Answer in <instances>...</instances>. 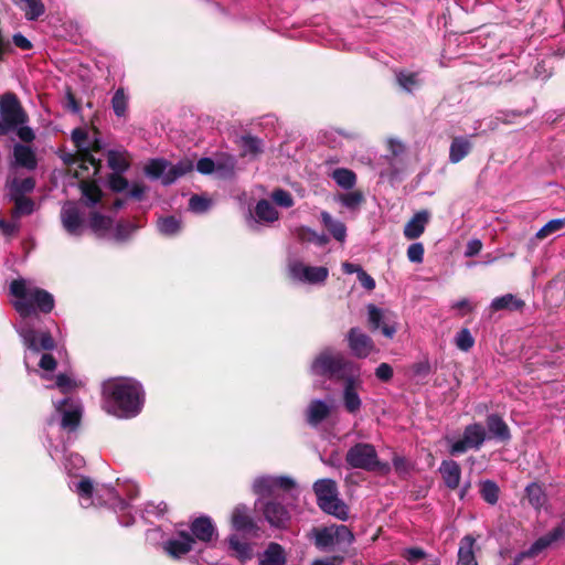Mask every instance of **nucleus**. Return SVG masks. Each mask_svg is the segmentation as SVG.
Instances as JSON below:
<instances>
[{"label": "nucleus", "instance_id": "f8f14e48", "mask_svg": "<svg viewBox=\"0 0 565 565\" xmlns=\"http://www.w3.org/2000/svg\"><path fill=\"white\" fill-rule=\"evenodd\" d=\"M565 524H561L547 534L539 537L527 550L515 555L512 565H520L524 558L539 556L543 551L564 536Z\"/></svg>", "mask_w": 565, "mask_h": 565}, {"label": "nucleus", "instance_id": "9d476101", "mask_svg": "<svg viewBox=\"0 0 565 565\" xmlns=\"http://www.w3.org/2000/svg\"><path fill=\"white\" fill-rule=\"evenodd\" d=\"M288 275L300 282L321 285L328 279L329 269L324 266H309L300 260H292L288 264Z\"/></svg>", "mask_w": 565, "mask_h": 565}, {"label": "nucleus", "instance_id": "4c0bfd02", "mask_svg": "<svg viewBox=\"0 0 565 565\" xmlns=\"http://www.w3.org/2000/svg\"><path fill=\"white\" fill-rule=\"evenodd\" d=\"M315 544L321 551H333L338 548L331 526L317 531Z\"/></svg>", "mask_w": 565, "mask_h": 565}, {"label": "nucleus", "instance_id": "338daca9", "mask_svg": "<svg viewBox=\"0 0 565 565\" xmlns=\"http://www.w3.org/2000/svg\"><path fill=\"white\" fill-rule=\"evenodd\" d=\"M189 206L194 212H204L210 206V201L201 195L193 194L189 200Z\"/></svg>", "mask_w": 565, "mask_h": 565}, {"label": "nucleus", "instance_id": "09e8293b", "mask_svg": "<svg viewBox=\"0 0 565 565\" xmlns=\"http://www.w3.org/2000/svg\"><path fill=\"white\" fill-rule=\"evenodd\" d=\"M111 225L113 220L110 217L105 216L96 211L89 214V226L95 233L100 231L106 232L111 227Z\"/></svg>", "mask_w": 565, "mask_h": 565}, {"label": "nucleus", "instance_id": "c85d7f7f", "mask_svg": "<svg viewBox=\"0 0 565 565\" xmlns=\"http://www.w3.org/2000/svg\"><path fill=\"white\" fill-rule=\"evenodd\" d=\"M525 307L524 300L518 298L512 294H505L501 297H497L491 302V309L493 311L509 310V311H522Z\"/></svg>", "mask_w": 565, "mask_h": 565}, {"label": "nucleus", "instance_id": "8fccbe9b", "mask_svg": "<svg viewBox=\"0 0 565 565\" xmlns=\"http://www.w3.org/2000/svg\"><path fill=\"white\" fill-rule=\"evenodd\" d=\"M384 159L387 163V168L382 174L387 175L392 181L396 180L405 170L406 164L404 158L393 159L391 157H384Z\"/></svg>", "mask_w": 565, "mask_h": 565}, {"label": "nucleus", "instance_id": "aec40b11", "mask_svg": "<svg viewBox=\"0 0 565 565\" xmlns=\"http://www.w3.org/2000/svg\"><path fill=\"white\" fill-rule=\"evenodd\" d=\"M430 213L427 210L416 212L404 226V236L408 239H417L425 232L429 223Z\"/></svg>", "mask_w": 565, "mask_h": 565}, {"label": "nucleus", "instance_id": "680f3d73", "mask_svg": "<svg viewBox=\"0 0 565 565\" xmlns=\"http://www.w3.org/2000/svg\"><path fill=\"white\" fill-rule=\"evenodd\" d=\"M274 202L282 207H291L294 205V199L291 194L282 189H276L271 195Z\"/></svg>", "mask_w": 565, "mask_h": 565}, {"label": "nucleus", "instance_id": "f3484780", "mask_svg": "<svg viewBox=\"0 0 565 565\" xmlns=\"http://www.w3.org/2000/svg\"><path fill=\"white\" fill-rule=\"evenodd\" d=\"M61 221L65 231L74 236L82 234L84 220L78 206L74 202H67L61 211Z\"/></svg>", "mask_w": 565, "mask_h": 565}, {"label": "nucleus", "instance_id": "6e6552de", "mask_svg": "<svg viewBox=\"0 0 565 565\" xmlns=\"http://www.w3.org/2000/svg\"><path fill=\"white\" fill-rule=\"evenodd\" d=\"M54 297L42 288L30 290L29 300L15 301L14 309L23 318L30 317L39 310L42 313H50L54 309Z\"/></svg>", "mask_w": 565, "mask_h": 565}, {"label": "nucleus", "instance_id": "c03bdc74", "mask_svg": "<svg viewBox=\"0 0 565 565\" xmlns=\"http://www.w3.org/2000/svg\"><path fill=\"white\" fill-rule=\"evenodd\" d=\"M499 492L500 489L494 481L483 480L480 482V494L487 503L494 505L499 500Z\"/></svg>", "mask_w": 565, "mask_h": 565}, {"label": "nucleus", "instance_id": "6e6d98bb", "mask_svg": "<svg viewBox=\"0 0 565 565\" xmlns=\"http://www.w3.org/2000/svg\"><path fill=\"white\" fill-rule=\"evenodd\" d=\"M138 226L127 222V221H119L116 225L115 230V238L118 242H124L129 238V236L137 231Z\"/></svg>", "mask_w": 565, "mask_h": 565}, {"label": "nucleus", "instance_id": "4d7b16f0", "mask_svg": "<svg viewBox=\"0 0 565 565\" xmlns=\"http://www.w3.org/2000/svg\"><path fill=\"white\" fill-rule=\"evenodd\" d=\"M107 182H108V188L114 193H121L129 185L128 180L122 175V173H110L108 175Z\"/></svg>", "mask_w": 565, "mask_h": 565}, {"label": "nucleus", "instance_id": "3c124183", "mask_svg": "<svg viewBox=\"0 0 565 565\" xmlns=\"http://www.w3.org/2000/svg\"><path fill=\"white\" fill-rule=\"evenodd\" d=\"M364 195L360 190H355L340 195V202L342 203V205L350 210H355L362 203H364Z\"/></svg>", "mask_w": 565, "mask_h": 565}, {"label": "nucleus", "instance_id": "473e14b6", "mask_svg": "<svg viewBox=\"0 0 565 565\" xmlns=\"http://www.w3.org/2000/svg\"><path fill=\"white\" fill-rule=\"evenodd\" d=\"M230 548L234 555L241 561L246 562L253 557V547L249 543L242 541L238 535L233 534L228 537Z\"/></svg>", "mask_w": 565, "mask_h": 565}, {"label": "nucleus", "instance_id": "79ce46f5", "mask_svg": "<svg viewBox=\"0 0 565 565\" xmlns=\"http://www.w3.org/2000/svg\"><path fill=\"white\" fill-rule=\"evenodd\" d=\"M10 200L14 203L12 211L13 217H20L21 215H29L34 210V202L32 199L23 196H12Z\"/></svg>", "mask_w": 565, "mask_h": 565}, {"label": "nucleus", "instance_id": "0eeeda50", "mask_svg": "<svg viewBox=\"0 0 565 565\" xmlns=\"http://www.w3.org/2000/svg\"><path fill=\"white\" fill-rule=\"evenodd\" d=\"M0 116L7 135L18 126L29 121V115L18 96L12 92H7L0 96Z\"/></svg>", "mask_w": 565, "mask_h": 565}, {"label": "nucleus", "instance_id": "c9c22d12", "mask_svg": "<svg viewBox=\"0 0 565 565\" xmlns=\"http://www.w3.org/2000/svg\"><path fill=\"white\" fill-rule=\"evenodd\" d=\"M322 223L329 233L339 242H343L347 236V227L341 221L334 220L328 212L321 213Z\"/></svg>", "mask_w": 565, "mask_h": 565}, {"label": "nucleus", "instance_id": "39448f33", "mask_svg": "<svg viewBox=\"0 0 565 565\" xmlns=\"http://www.w3.org/2000/svg\"><path fill=\"white\" fill-rule=\"evenodd\" d=\"M319 508L328 514L345 521L349 518L348 505L339 498L337 482L332 479H319L313 483Z\"/></svg>", "mask_w": 565, "mask_h": 565}, {"label": "nucleus", "instance_id": "f03ea898", "mask_svg": "<svg viewBox=\"0 0 565 565\" xmlns=\"http://www.w3.org/2000/svg\"><path fill=\"white\" fill-rule=\"evenodd\" d=\"M310 371L313 375L342 382L344 388H355L359 384V364L331 348L323 349L312 360Z\"/></svg>", "mask_w": 565, "mask_h": 565}, {"label": "nucleus", "instance_id": "de8ad7c7", "mask_svg": "<svg viewBox=\"0 0 565 565\" xmlns=\"http://www.w3.org/2000/svg\"><path fill=\"white\" fill-rule=\"evenodd\" d=\"M102 388H141V384L131 377H113L106 380Z\"/></svg>", "mask_w": 565, "mask_h": 565}, {"label": "nucleus", "instance_id": "ea45409f", "mask_svg": "<svg viewBox=\"0 0 565 565\" xmlns=\"http://www.w3.org/2000/svg\"><path fill=\"white\" fill-rule=\"evenodd\" d=\"M395 74L397 84L407 93H412L415 87H418L422 84L417 72L401 70Z\"/></svg>", "mask_w": 565, "mask_h": 565}, {"label": "nucleus", "instance_id": "393cba45", "mask_svg": "<svg viewBox=\"0 0 565 565\" xmlns=\"http://www.w3.org/2000/svg\"><path fill=\"white\" fill-rule=\"evenodd\" d=\"M487 428L489 438H494L499 441H507L511 438L508 425L497 414H491L487 417Z\"/></svg>", "mask_w": 565, "mask_h": 565}, {"label": "nucleus", "instance_id": "7ed1b4c3", "mask_svg": "<svg viewBox=\"0 0 565 565\" xmlns=\"http://www.w3.org/2000/svg\"><path fill=\"white\" fill-rule=\"evenodd\" d=\"M54 412L49 420V426L57 423L61 429L74 433L78 429L84 407L78 397L71 391H60V396L52 398Z\"/></svg>", "mask_w": 565, "mask_h": 565}, {"label": "nucleus", "instance_id": "f704fd0d", "mask_svg": "<svg viewBox=\"0 0 565 565\" xmlns=\"http://www.w3.org/2000/svg\"><path fill=\"white\" fill-rule=\"evenodd\" d=\"M255 215L259 222L273 223L278 220L279 213L268 200H259L255 206Z\"/></svg>", "mask_w": 565, "mask_h": 565}, {"label": "nucleus", "instance_id": "69168bd1", "mask_svg": "<svg viewBox=\"0 0 565 565\" xmlns=\"http://www.w3.org/2000/svg\"><path fill=\"white\" fill-rule=\"evenodd\" d=\"M424 245L422 243H413L407 248V257L412 263H422L424 259Z\"/></svg>", "mask_w": 565, "mask_h": 565}, {"label": "nucleus", "instance_id": "5fc2aeb1", "mask_svg": "<svg viewBox=\"0 0 565 565\" xmlns=\"http://www.w3.org/2000/svg\"><path fill=\"white\" fill-rule=\"evenodd\" d=\"M565 226V217L564 218H554L548 221L542 228L536 233V238L544 239L548 235L562 230Z\"/></svg>", "mask_w": 565, "mask_h": 565}, {"label": "nucleus", "instance_id": "864d4df0", "mask_svg": "<svg viewBox=\"0 0 565 565\" xmlns=\"http://www.w3.org/2000/svg\"><path fill=\"white\" fill-rule=\"evenodd\" d=\"M244 153L258 154L262 150V140L257 137L245 135L241 137Z\"/></svg>", "mask_w": 565, "mask_h": 565}, {"label": "nucleus", "instance_id": "e2e57ef3", "mask_svg": "<svg viewBox=\"0 0 565 565\" xmlns=\"http://www.w3.org/2000/svg\"><path fill=\"white\" fill-rule=\"evenodd\" d=\"M343 399H344L345 408L350 413L358 411L361 406V398L358 395L356 391H344Z\"/></svg>", "mask_w": 565, "mask_h": 565}, {"label": "nucleus", "instance_id": "0e129e2a", "mask_svg": "<svg viewBox=\"0 0 565 565\" xmlns=\"http://www.w3.org/2000/svg\"><path fill=\"white\" fill-rule=\"evenodd\" d=\"M388 153L385 157H391L393 159L404 158L406 152V147L398 140L390 139L387 142Z\"/></svg>", "mask_w": 565, "mask_h": 565}, {"label": "nucleus", "instance_id": "c756f323", "mask_svg": "<svg viewBox=\"0 0 565 565\" xmlns=\"http://www.w3.org/2000/svg\"><path fill=\"white\" fill-rule=\"evenodd\" d=\"M472 149V143L466 137H455L449 148V161L460 162Z\"/></svg>", "mask_w": 565, "mask_h": 565}, {"label": "nucleus", "instance_id": "bf43d9fd", "mask_svg": "<svg viewBox=\"0 0 565 565\" xmlns=\"http://www.w3.org/2000/svg\"><path fill=\"white\" fill-rule=\"evenodd\" d=\"M456 345L458 349H460L461 351H469L473 344H475V339L471 335L469 329L467 328H463L461 329L457 334H456Z\"/></svg>", "mask_w": 565, "mask_h": 565}, {"label": "nucleus", "instance_id": "2f4dec72", "mask_svg": "<svg viewBox=\"0 0 565 565\" xmlns=\"http://www.w3.org/2000/svg\"><path fill=\"white\" fill-rule=\"evenodd\" d=\"M107 163L113 173H125L130 168V159L127 151H107Z\"/></svg>", "mask_w": 565, "mask_h": 565}, {"label": "nucleus", "instance_id": "58836bf2", "mask_svg": "<svg viewBox=\"0 0 565 565\" xmlns=\"http://www.w3.org/2000/svg\"><path fill=\"white\" fill-rule=\"evenodd\" d=\"M331 177L339 186L345 190L352 189L356 183V174L354 171L347 168L335 169Z\"/></svg>", "mask_w": 565, "mask_h": 565}, {"label": "nucleus", "instance_id": "423d86ee", "mask_svg": "<svg viewBox=\"0 0 565 565\" xmlns=\"http://www.w3.org/2000/svg\"><path fill=\"white\" fill-rule=\"evenodd\" d=\"M347 463L355 469H363L367 471L381 470L387 472L390 466L381 463L377 458V452L373 445L359 443L352 446L345 456Z\"/></svg>", "mask_w": 565, "mask_h": 565}, {"label": "nucleus", "instance_id": "603ef678", "mask_svg": "<svg viewBox=\"0 0 565 565\" xmlns=\"http://www.w3.org/2000/svg\"><path fill=\"white\" fill-rule=\"evenodd\" d=\"M25 3V18L30 21L36 20L41 17L45 9L41 0H22Z\"/></svg>", "mask_w": 565, "mask_h": 565}, {"label": "nucleus", "instance_id": "37998d69", "mask_svg": "<svg viewBox=\"0 0 565 565\" xmlns=\"http://www.w3.org/2000/svg\"><path fill=\"white\" fill-rule=\"evenodd\" d=\"M169 166L170 162L163 158L151 159L145 167V173L152 179H163Z\"/></svg>", "mask_w": 565, "mask_h": 565}, {"label": "nucleus", "instance_id": "4468645a", "mask_svg": "<svg viewBox=\"0 0 565 565\" xmlns=\"http://www.w3.org/2000/svg\"><path fill=\"white\" fill-rule=\"evenodd\" d=\"M347 341L352 355L358 359H365L375 350L372 338L356 327L348 331Z\"/></svg>", "mask_w": 565, "mask_h": 565}, {"label": "nucleus", "instance_id": "a211bd4d", "mask_svg": "<svg viewBox=\"0 0 565 565\" xmlns=\"http://www.w3.org/2000/svg\"><path fill=\"white\" fill-rule=\"evenodd\" d=\"M191 535L195 542L211 543L217 536L216 527L210 516L202 515L194 519L190 524Z\"/></svg>", "mask_w": 565, "mask_h": 565}, {"label": "nucleus", "instance_id": "f257e3e1", "mask_svg": "<svg viewBox=\"0 0 565 565\" xmlns=\"http://www.w3.org/2000/svg\"><path fill=\"white\" fill-rule=\"evenodd\" d=\"M58 452L64 454V468L71 479L68 488L77 494L79 504L85 508L107 507L116 514L118 522L122 526H129L135 523V516L129 512V503L110 486L104 483H94L89 477L78 476L76 472L85 466L84 458L74 452L65 454V447L50 444V455L53 459L57 458Z\"/></svg>", "mask_w": 565, "mask_h": 565}, {"label": "nucleus", "instance_id": "b1692460", "mask_svg": "<svg viewBox=\"0 0 565 565\" xmlns=\"http://www.w3.org/2000/svg\"><path fill=\"white\" fill-rule=\"evenodd\" d=\"M25 341L28 342V347L33 351H51L55 348V341L52 334L49 331H30Z\"/></svg>", "mask_w": 565, "mask_h": 565}, {"label": "nucleus", "instance_id": "13d9d810", "mask_svg": "<svg viewBox=\"0 0 565 565\" xmlns=\"http://www.w3.org/2000/svg\"><path fill=\"white\" fill-rule=\"evenodd\" d=\"M10 294L18 298V301L29 300L30 290L26 288L25 280L22 278L12 280L10 284Z\"/></svg>", "mask_w": 565, "mask_h": 565}, {"label": "nucleus", "instance_id": "a18cd8bd", "mask_svg": "<svg viewBox=\"0 0 565 565\" xmlns=\"http://www.w3.org/2000/svg\"><path fill=\"white\" fill-rule=\"evenodd\" d=\"M331 529L335 536L338 550L344 551L347 547H349L353 543L354 536L348 526L335 525V526H331Z\"/></svg>", "mask_w": 565, "mask_h": 565}, {"label": "nucleus", "instance_id": "49530a36", "mask_svg": "<svg viewBox=\"0 0 565 565\" xmlns=\"http://www.w3.org/2000/svg\"><path fill=\"white\" fill-rule=\"evenodd\" d=\"M111 108L117 117H124L128 109V96L122 87H119L111 98Z\"/></svg>", "mask_w": 565, "mask_h": 565}, {"label": "nucleus", "instance_id": "dca6fc26", "mask_svg": "<svg viewBox=\"0 0 565 565\" xmlns=\"http://www.w3.org/2000/svg\"><path fill=\"white\" fill-rule=\"evenodd\" d=\"M195 547V540L186 531H180L175 536L164 542V551L174 558H180Z\"/></svg>", "mask_w": 565, "mask_h": 565}, {"label": "nucleus", "instance_id": "bb28decb", "mask_svg": "<svg viewBox=\"0 0 565 565\" xmlns=\"http://www.w3.org/2000/svg\"><path fill=\"white\" fill-rule=\"evenodd\" d=\"M13 157L17 166L28 170H34L38 166L35 152L29 146L17 143L13 147Z\"/></svg>", "mask_w": 565, "mask_h": 565}, {"label": "nucleus", "instance_id": "2eb2a0df", "mask_svg": "<svg viewBox=\"0 0 565 565\" xmlns=\"http://www.w3.org/2000/svg\"><path fill=\"white\" fill-rule=\"evenodd\" d=\"M367 324L371 331L381 330L384 337L393 339L397 332L394 321L384 315V311L373 303L367 306Z\"/></svg>", "mask_w": 565, "mask_h": 565}, {"label": "nucleus", "instance_id": "6ab92c4d", "mask_svg": "<svg viewBox=\"0 0 565 565\" xmlns=\"http://www.w3.org/2000/svg\"><path fill=\"white\" fill-rule=\"evenodd\" d=\"M232 525L237 532L250 536H257L258 526L250 518L248 508L245 504H237L232 513Z\"/></svg>", "mask_w": 565, "mask_h": 565}, {"label": "nucleus", "instance_id": "e433bc0d", "mask_svg": "<svg viewBox=\"0 0 565 565\" xmlns=\"http://www.w3.org/2000/svg\"><path fill=\"white\" fill-rule=\"evenodd\" d=\"M35 188V180L32 177L24 179L14 178L9 184V196H23L31 193Z\"/></svg>", "mask_w": 565, "mask_h": 565}, {"label": "nucleus", "instance_id": "ddd939ff", "mask_svg": "<svg viewBox=\"0 0 565 565\" xmlns=\"http://www.w3.org/2000/svg\"><path fill=\"white\" fill-rule=\"evenodd\" d=\"M255 507L259 508L263 512L265 520L275 527H284L290 519L289 511L276 499L267 501L257 499Z\"/></svg>", "mask_w": 565, "mask_h": 565}, {"label": "nucleus", "instance_id": "9b49d317", "mask_svg": "<svg viewBox=\"0 0 565 565\" xmlns=\"http://www.w3.org/2000/svg\"><path fill=\"white\" fill-rule=\"evenodd\" d=\"M486 437V429L481 424H470L465 428L462 438L451 444L450 454L459 455L469 449L478 450L483 445Z\"/></svg>", "mask_w": 565, "mask_h": 565}, {"label": "nucleus", "instance_id": "a19ab883", "mask_svg": "<svg viewBox=\"0 0 565 565\" xmlns=\"http://www.w3.org/2000/svg\"><path fill=\"white\" fill-rule=\"evenodd\" d=\"M157 226L161 234L172 236L181 230V222L175 216L169 215L159 217Z\"/></svg>", "mask_w": 565, "mask_h": 565}, {"label": "nucleus", "instance_id": "a878e982", "mask_svg": "<svg viewBox=\"0 0 565 565\" xmlns=\"http://www.w3.org/2000/svg\"><path fill=\"white\" fill-rule=\"evenodd\" d=\"M287 556L285 550L278 543H269L263 554L259 556V565H285Z\"/></svg>", "mask_w": 565, "mask_h": 565}, {"label": "nucleus", "instance_id": "1a4fd4ad", "mask_svg": "<svg viewBox=\"0 0 565 565\" xmlns=\"http://www.w3.org/2000/svg\"><path fill=\"white\" fill-rule=\"evenodd\" d=\"M296 488V481L288 476H259L253 481V492L263 499L277 497L280 490L288 492Z\"/></svg>", "mask_w": 565, "mask_h": 565}, {"label": "nucleus", "instance_id": "72a5a7b5", "mask_svg": "<svg viewBox=\"0 0 565 565\" xmlns=\"http://www.w3.org/2000/svg\"><path fill=\"white\" fill-rule=\"evenodd\" d=\"M525 494L529 503L535 509L541 510L547 502V495L542 486L536 482L530 483L525 488Z\"/></svg>", "mask_w": 565, "mask_h": 565}, {"label": "nucleus", "instance_id": "5701e85b", "mask_svg": "<svg viewBox=\"0 0 565 565\" xmlns=\"http://www.w3.org/2000/svg\"><path fill=\"white\" fill-rule=\"evenodd\" d=\"M333 405L331 402L315 399L307 408V420L309 425L317 426L323 422L331 413Z\"/></svg>", "mask_w": 565, "mask_h": 565}, {"label": "nucleus", "instance_id": "7c9ffc66", "mask_svg": "<svg viewBox=\"0 0 565 565\" xmlns=\"http://www.w3.org/2000/svg\"><path fill=\"white\" fill-rule=\"evenodd\" d=\"M476 540L471 535H466L461 539L458 550V564L459 565H478L473 546Z\"/></svg>", "mask_w": 565, "mask_h": 565}, {"label": "nucleus", "instance_id": "cd10ccee", "mask_svg": "<svg viewBox=\"0 0 565 565\" xmlns=\"http://www.w3.org/2000/svg\"><path fill=\"white\" fill-rule=\"evenodd\" d=\"M193 170V162L190 159H182L175 164H170L162 179L163 185H170L178 179L184 177Z\"/></svg>", "mask_w": 565, "mask_h": 565}, {"label": "nucleus", "instance_id": "20e7f679", "mask_svg": "<svg viewBox=\"0 0 565 565\" xmlns=\"http://www.w3.org/2000/svg\"><path fill=\"white\" fill-rule=\"evenodd\" d=\"M105 412L118 418L137 416L145 403L143 391H102Z\"/></svg>", "mask_w": 565, "mask_h": 565}, {"label": "nucleus", "instance_id": "412c9836", "mask_svg": "<svg viewBox=\"0 0 565 565\" xmlns=\"http://www.w3.org/2000/svg\"><path fill=\"white\" fill-rule=\"evenodd\" d=\"M78 189L81 190L83 202L87 207H94L104 196V193L95 179L81 180Z\"/></svg>", "mask_w": 565, "mask_h": 565}, {"label": "nucleus", "instance_id": "052dcab7", "mask_svg": "<svg viewBox=\"0 0 565 565\" xmlns=\"http://www.w3.org/2000/svg\"><path fill=\"white\" fill-rule=\"evenodd\" d=\"M167 511V504L164 502H160L158 504L153 502H148L142 511L141 518L146 521H150V516L160 518Z\"/></svg>", "mask_w": 565, "mask_h": 565}, {"label": "nucleus", "instance_id": "774afa93", "mask_svg": "<svg viewBox=\"0 0 565 565\" xmlns=\"http://www.w3.org/2000/svg\"><path fill=\"white\" fill-rule=\"evenodd\" d=\"M65 99H66V103H65L66 109L71 110L74 114L79 113L81 104L77 100L75 94L73 93V90L70 86H67L65 89Z\"/></svg>", "mask_w": 565, "mask_h": 565}, {"label": "nucleus", "instance_id": "4be33fe9", "mask_svg": "<svg viewBox=\"0 0 565 565\" xmlns=\"http://www.w3.org/2000/svg\"><path fill=\"white\" fill-rule=\"evenodd\" d=\"M439 473L447 488L454 490L459 487L461 468L455 460H443L439 466Z\"/></svg>", "mask_w": 565, "mask_h": 565}]
</instances>
